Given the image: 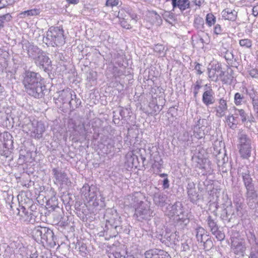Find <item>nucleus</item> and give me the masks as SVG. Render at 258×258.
<instances>
[{"label":"nucleus","instance_id":"c85d7f7f","mask_svg":"<svg viewBox=\"0 0 258 258\" xmlns=\"http://www.w3.org/2000/svg\"><path fill=\"white\" fill-rule=\"evenodd\" d=\"M233 74L234 72L233 70H227L225 74L224 77L222 79V83L225 84H231L234 79Z\"/></svg>","mask_w":258,"mask_h":258},{"label":"nucleus","instance_id":"58836bf2","mask_svg":"<svg viewBox=\"0 0 258 258\" xmlns=\"http://www.w3.org/2000/svg\"><path fill=\"white\" fill-rule=\"evenodd\" d=\"M124 252L121 250L119 248H116L115 250H112V251L109 253V258H124L123 254Z\"/></svg>","mask_w":258,"mask_h":258},{"label":"nucleus","instance_id":"4be33fe9","mask_svg":"<svg viewBox=\"0 0 258 258\" xmlns=\"http://www.w3.org/2000/svg\"><path fill=\"white\" fill-rule=\"evenodd\" d=\"M45 202L46 205L49 208L54 209L58 206L57 197L56 195H47V198H45Z\"/></svg>","mask_w":258,"mask_h":258},{"label":"nucleus","instance_id":"864d4df0","mask_svg":"<svg viewBox=\"0 0 258 258\" xmlns=\"http://www.w3.org/2000/svg\"><path fill=\"white\" fill-rule=\"evenodd\" d=\"M204 247L206 250H209L213 247V243L210 238H207L206 241L204 242Z\"/></svg>","mask_w":258,"mask_h":258},{"label":"nucleus","instance_id":"a18cd8bd","mask_svg":"<svg viewBox=\"0 0 258 258\" xmlns=\"http://www.w3.org/2000/svg\"><path fill=\"white\" fill-rule=\"evenodd\" d=\"M154 50L160 55H165V47L162 44H157L154 47Z\"/></svg>","mask_w":258,"mask_h":258},{"label":"nucleus","instance_id":"6e6d98bb","mask_svg":"<svg viewBox=\"0 0 258 258\" xmlns=\"http://www.w3.org/2000/svg\"><path fill=\"white\" fill-rule=\"evenodd\" d=\"M12 19V16L10 14H7L0 16V23L4 24L5 22H9Z\"/></svg>","mask_w":258,"mask_h":258},{"label":"nucleus","instance_id":"393cba45","mask_svg":"<svg viewBox=\"0 0 258 258\" xmlns=\"http://www.w3.org/2000/svg\"><path fill=\"white\" fill-rule=\"evenodd\" d=\"M222 17L226 20L234 21L236 18L237 12L227 8L222 11Z\"/></svg>","mask_w":258,"mask_h":258},{"label":"nucleus","instance_id":"c756f323","mask_svg":"<svg viewBox=\"0 0 258 258\" xmlns=\"http://www.w3.org/2000/svg\"><path fill=\"white\" fill-rule=\"evenodd\" d=\"M150 17L151 18V23L159 26L162 23V20L160 16L155 11H152L150 13Z\"/></svg>","mask_w":258,"mask_h":258},{"label":"nucleus","instance_id":"20e7f679","mask_svg":"<svg viewBox=\"0 0 258 258\" xmlns=\"http://www.w3.org/2000/svg\"><path fill=\"white\" fill-rule=\"evenodd\" d=\"M33 238L38 242L54 247L56 244V237L49 228L42 226L35 227L32 231Z\"/></svg>","mask_w":258,"mask_h":258},{"label":"nucleus","instance_id":"a211bd4d","mask_svg":"<svg viewBox=\"0 0 258 258\" xmlns=\"http://www.w3.org/2000/svg\"><path fill=\"white\" fill-rule=\"evenodd\" d=\"M176 229H178L175 225L169 228V234L166 236L167 241L169 242L171 244L173 243L177 245L179 241L180 236L179 233L176 231Z\"/></svg>","mask_w":258,"mask_h":258},{"label":"nucleus","instance_id":"49530a36","mask_svg":"<svg viewBox=\"0 0 258 258\" xmlns=\"http://www.w3.org/2000/svg\"><path fill=\"white\" fill-rule=\"evenodd\" d=\"M244 97L243 95L239 93H236L234 95V102L236 105H239L242 104L243 100Z\"/></svg>","mask_w":258,"mask_h":258},{"label":"nucleus","instance_id":"7ed1b4c3","mask_svg":"<svg viewBox=\"0 0 258 258\" xmlns=\"http://www.w3.org/2000/svg\"><path fill=\"white\" fill-rule=\"evenodd\" d=\"M164 212L169 217L175 216V226L178 229L183 228L189 222V214L184 210L182 204L180 202H176L172 205L169 204Z\"/></svg>","mask_w":258,"mask_h":258},{"label":"nucleus","instance_id":"f8f14e48","mask_svg":"<svg viewBox=\"0 0 258 258\" xmlns=\"http://www.w3.org/2000/svg\"><path fill=\"white\" fill-rule=\"evenodd\" d=\"M145 258H171L165 251L160 249H151L145 253Z\"/></svg>","mask_w":258,"mask_h":258},{"label":"nucleus","instance_id":"473e14b6","mask_svg":"<svg viewBox=\"0 0 258 258\" xmlns=\"http://www.w3.org/2000/svg\"><path fill=\"white\" fill-rule=\"evenodd\" d=\"M72 96H73V97L71 98L69 105L70 108L74 110L80 106L81 104V100L80 99L77 98L76 95L74 92Z\"/></svg>","mask_w":258,"mask_h":258},{"label":"nucleus","instance_id":"e2e57ef3","mask_svg":"<svg viewBox=\"0 0 258 258\" xmlns=\"http://www.w3.org/2000/svg\"><path fill=\"white\" fill-rule=\"evenodd\" d=\"M14 199V195H7V197L5 198V200H6V202L8 204L11 208H12V205H11L12 203L13 200Z\"/></svg>","mask_w":258,"mask_h":258},{"label":"nucleus","instance_id":"0e129e2a","mask_svg":"<svg viewBox=\"0 0 258 258\" xmlns=\"http://www.w3.org/2000/svg\"><path fill=\"white\" fill-rule=\"evenodd\" d=\"M195 63L196 66L195 67V70H196L197 74L201 75L203 73V72L202 71V66L198 62H195Z\"/></svg>","mask_w":258,"mask_h":258},{"label":"nucleus","instance_id":"aec40b11","mask_svg":"<svg viewBox=\"0 0 258 258\" xmlns=\"http://www.w3.org/2000/svg\"><path fill=\"white\" fill-rule=\"evenodd\" d=\"M219 105L215 107L216 116L218 117H222L225 115L228 106L226 101L223 98L219 99Z\"/></svg>","mask_w":258,"mask_h":258},{"label":"nucleus","instance_id":"de8ad7c7","mask_svg":"<svg viewBox=\"0 0 258 258\" xmlns=\"http://www.w3.org/2000/svg\"><path fill=\"white\" fill-rule=\"evenodd\" d=\"M215 17L212 14H208L206 16V23L209 26H211L215 23Z\"/></svg>","mask_w":258,"mask_h":258},{"label":"nucleus","instance_id":"c03bdc74","mask_svg":"<svg viewBox=\"0 0 258 258\" xmlns=\"http://www.w3.org/2000/svg\"><path fill=\"white\" fill-rule=\"evenodd\" d=\"M239 45L243 47L249 48L252 46V41L249 39H243L239 40Z\"/></svg>","mask_w":258,"mask_h":258},{"label":"nucleus","instance_id":"bb28decb","mask_svg":"<svg viewBox=\"0 0 258 258\" xmlns=\"http://www.w3.org/2000/svg\"><path fill=\"white\" fill-rule=\"evenodd\" d=\"M129 196L133 201L131 204L135 207L137 206L138 207L141 205H143L146 204L143 202V200L145 198L144 195H138L137 196H136L135 195H129Z\"/></svg>","mask_w":258,"mask_h":258},{"label":"nucleus","instance_id":"9b49d317","mask_svg":"<svg viewBox=\"0 0 258 258\" xmlns=\"http://www.w3.org/2000/svg\"><path fill=\"white\" fill-rule=\"evenodd\" d=\"M239 173L242 176L243 180L247 190V194H254V183L250 177L249 171L246 169L244 172H239Z\"/></svg>","mask_w":258,"mask_h":258},{"label":"nucleus","instance_id":"5fc2aeb1","mask_svg":"<svg viewBox=\"0 0 258 258\" xmlns=\"http://www.w3.org/2000/svg\"><path fill=\"white\" fill-rule=\"evenodd\" d=\"M252 99V104L254 111L255 112L256 115L258 116V98H254L250 96Z\"/></svg>","mask_w":258,"mask_h":258},{"label":"nucleus","instance_id":"ea45409f","mask_svg":"<svg viewBox=\"0 0 258 258\" xmlns=\"http://www.w3.org/2000/svg\"><path fill=\"white\" fill-rule=\"evenodd\" d=\"M205 233V230L203 228L199 227L196 229V237L198 241H200L201 242H203V236H204Z\"/></svg>","mask_w":258,"mask_h":258},{"label":"nucleus","instance_id":"412c9836","mask_svg":"<svg viewBox=\"0 0 258 258\" xmlns=\"http://www.w3.org/2000/svg\"><path fill=\"white\" fill-rule=\"evenodd\" d=\"M153 196L155 205L162 207L167 204H169L170 201L168 199L166 195H153Z\"/></svg>","mask_w":258,"mask_h":258},{"label":"nucleus","instance_id":"4c0bfd02","mask_svg":"<svg viewBox=\"0 0 258 258\" xmlns=\"http://www.w3.org/2000/svg\"><path fill=\"white\" fill-rule=\"evenodd\" d=\"M96 187L92 185L89 186L88 184H85L81 189V194H96Z\"/></svg>","mask_w":258,"mask_h":258},{"label":"nucleus","instance_id":"3c124183","mask_svg":"<svg viewBox=\"0 0 258 258\" xmlns=\"http://www.w3.org/2000/svg\"><path fill=\"white\" fill-rule=\"evenodd\" d=\"M209 77L212 81L217 82L218 81V76L216 75V71L212 70V69H208Z\"/></svg>","mask_w":258,"mask_h":258},{"label":"nucleus","instance_id":"423d86ee","mask_svg":"<svg viewBox=\"0 0 258 258\" xmlns=\"http://www.w3.org/2000/svg\"><path fill=\"white\" fill-rule=\"evenodd\" d=\"M43 41L47 45L53 47L63 45L65 43L63 30L58 27L50 28Z\"/></svg>","mask_w":258,"mask_h":258},{"label":"nucleus","instance_id":"dca6fc26","mask_svg":"<svg viewBox=\"0 0 258 258\" xmlns=\"http://www.w3.org/2000/svg\"><path fill=\"white\" fill-rule=\"evenodd\" d=\"M74 91L69 88L63 89L58 92V100L62 104L69 103L71 101V98L73 97L72 96Z\"/></svg>","mask_w":258,"mask_h":258},{"label":"nucleus","instance_id":"338daca9","mask_svg":"<svg viewBox=\"0 0 258 258\" xmlns=\"http://www.w3.org/2000/svg\"><path fill=\"white\" fill-rule=\"evenodd\" d=\"M187 188L188 190L187 194H192V189L195 188V184L194 182L189 183L187 185Z\"/></svg>","mask_w":258,"mask_h":258},{"label":"nucleus","instance_id":"052dcab7","mask_svg":"<svg viewBox=\"0 0 258 258\" xmlns=\"http://www.w3.org/2000/svg\"><path fill=\"white\" fill-rule=\"evenodd\" d=\"M118 0H107L106 2V6L107 7H113L118 5Z\"/></svg>","mask_w":258,"mask_h":258},{"label":"nucleus","instance_id":"37998d69","mask_svg":"<svg viewBox=\"0 0 258 258\" xmlns=\"http://www.w3.org/2000/svg\"><path fill=\"white\" fill-rule=\"evenodd\" d=\"M235 114L239 115L241 118V121L242 122H244L247 120V114L245 111L242 109H235Z\"/></svg>","mask_w":258,"mask_h":258},{"label":"nucleus","instance_id":"2eb2a0df","mask_svg":"<svg viewBox=\"0 0 258 258\" xmlns=\"http://www.w3.org/2000/svg\"><path fill=\"white\" fill-rule=\"evenodd\" d=\"M25 46L27 48L29 57L34 60L43 52L38 46L31 44L29 42L25 44Z\"/></svg>","mask_w":258,"mask_h":258},{"label":"nucleus","instance_id":"72a5a7b5","mask_svg":"<svg viewBox=\"0 0 258 258\" xmlns=\"http://www.w3.org/2000/svg\"><path fill=\"white\" fill-rule=\"evenodd\" d=\"M28 195L31 196V195H18L17 199L18 201L21 200L22 203H24V204L28 205L29 207L30 206L33 205V201L28 197Z\"/></svg>","mask_w":258,"mask_h":258},{"label":"nucleus","instance_id":"2f4dec72","mask_svg":"<svg viewBox=\"0 0 258 258\" xmlns=\"http://www.w3.org/2000/svg\"><path fill=\"white\" fill-rule=\"evenodd\" d=\"M253 237L254 238L255 244H253L250 248L248 258H258V242L256 241L254 235H253Z\"/></svg>","mask_w":258,"mask_h":258},{"label":"nucleus","instance_id":"7c9ffc66","mask_svg":"<svg viewBox=\"0 0 258 258\" xmlns=\"http://www.w3.org/2000/svg\"><path fill=\"white\" fill-rule=\"evenodd\" d=\"M216 219L213 218L211 216H209L206 220L209 228L211 232H213L214 230H218L219 227L217 222L215 221Z\"/></svg>","mask_w":258,"mask_h":258},{"label":"nucleus","instance_id":"09e8293b","mask_svg":"<svg viewBox=\"0 0 258 258\" xmlns=\"http://www.w3.org/2000/svg\"><path fill=\"white\" fill-rule=\"evenodd\" d=\"M234 253L238 254L243 253L245 250V247L241 243H238L234 248Z\"/></svg>","mask_w":258,"mask_h":258},{"label":"nucleus","instance_id":"4468645a","mask_svg":"<svg viewBox=\"0 0 258 258\" xmlns=\"http://www.w3.org/2000/svg\"><path fill=\"white\" fill-rule=\"evenodd\" d=\"M34 129L32 132V136L35 139H39L42 137V135L45 131L44 124L41 121L33 122L32 123Z\"/></svg>","mask_w":258,"mask_h":258},{"label":"nucleus","instance_id":"c9c22d12","mask_svg":"<svg viewBox=\"0 0 258 258\" xmlns=\"http://www.w3.org/2000/svg\"><path fill=\"white\" fill-rule=\"evenodd\" d=\"M236 117H234L233 114L229 115L226 118V121L229 127L234 130L237 126V123L236 122Z\"/></svg>","mask_w":258,"mask_h":258},{"label":"nucleus","instance_id":"5701e85b","mask_svg":"<svg viewBox=\"0 0 258 258\" xmlns=\"http://www.w3.org/2000/svg\"><path fill=\"white\" fill-rule=\"evenodd\" d=\"M169 228L170 227H167L165 230L163 229H158V230L155 233V236L162 242L166 243L167 241L166 236L168 235V234L170 233Z\"/></svg>","mask_w":258,"mask_h":258},{"label":"nucleus","instance_id":"9d476101","mask_svg":"<svg viewBox=\"0 0 258 258\" xmlns=\"http://www.w3.org/2000/svg\"><path fill=\"white\" fill-rule=\"evenodd\" d=\"M87 203L94 207L100 206L103 207L105 206L104 198L102 195H84Z\"/></svg>","mask_w":258,"mask_h":258},{"label":"nucleus","instance_id":"1a4fd4ad","mask_svg":"<svg viewBox=\"0 0 258 258\" xmlns=\"http://www.w3.org/2000/svg\"><path fill=\"white\" fill-rule=\"evenodd\" d=\"M34 61L36 66L45 72L49 70L48 68L51 66V61L44 51Z\"/></svg>","mask_w":258,"mask_h":258},{"label":"nucleus","instance_id":"603ef678","mask_svg":"<svg viewBox=\"0 0 258 258\" xmlns=\"http://www.w3.org/2000/svg\"><path fill=\"white\" fill-rule=\"evenodd\" d=\"M231 167V165H229L228 163H225L224 161L223 162V165H222L220 171L222 172V175L223 177H225V174H227V172L229 169H230Z\"/></svg>","mask_w":258,"mask_h":258},{"label":"nucleus","instance_id":"79ce46f5","mask_svg":"<svg viewBox=\"0 0 258 258\" xmlns=\"http://www.w3.org/2000/svg\"><path fill=\"white\" fill-rule=\"evenodd\" d=\"M191 240L187 238L181 243V249L183 251H189L190 250Z\"/></svg>","mask_w":258,"mask_h":258},{"label":"nucleus","instance_id":"f03ea898","mask_svg":"<svg viewBox=\"0 0 258 258\" xmlns=\"http://www.w3.org/2000/svg\"><path fill=\"white\" fill-rule=\"evenodd\" d=\"M104 218L106 223L103 230L106 236L115 237L123 231L121 218L116 211L112 209L107 210Z\"/></svg>","mask_w":258,"mask_h":258},{"label":"nucleus","instance_id":"774afa93","mask_svg":"<svg viewBox=\"0 0 258 258\" xmlns=\"http://www.w3.org/2000/svg\"><path fill=\"white\" fill-rule=\"evenodd\" d=\"M214 32L216 34H219L222 32V29L220 25L217 24L214 28Z\"/></svg>","mask_w":258,"mask_h":258},{"label":"nucleus","instance_id":"a19ab883","mask_svg":"<svg viewBox=\"0 0 258 258\" xmlns=\"http://www.w3.org/2000/svg\"><path fill=\"white\" fill-rule=\"evenodd\" d=\"M39 14V10L38 9H31L24 11L21 13L22 17H26L30 16H36Z\"/></svg>","mask_w":258,"mask_h":258},{"label":"nucleus","instance_id":"f704fd0d","mask_svg":"<svg viewBox=\"0 0 258 258\" xmlns=\"http://www.w3.org/2000/svg\"><path fill=\"white\" fill-rule=\"evenodd\" d=\"M78 248L80 254L82 256H86L87 254L88 250L86 244L82 242H77L76 245V248Z\"/></svg>","mask_w":258,"mask_h":258},{"label":"nucleus","instance_id":"6e6552de","mask_svg":"<svg viewBox=\"0 0 258 258\" xmlns=\"http://www.w3.org/2000/svg\"><path fill=\"white\" fill-rule=\"evenodd\" d=\"M153 213L147 204L141 205L136 208L134 216L138 221H142L150 219L151 217L153 216Z\"/></svg>","mask_w":258,"mask_h":258},{"label":"nucleus","instance_id":"bf43d9fd","mask_svg":"<svg viewBox=\"0 0 258 258\" xmlns=\"http://www.w3.org/2000/svg\"><path fill=\"white\" fill-rule=\"evenodd\" d=\"M190 202L194 204H197V202L200 199V195H188Z\"/></svg>","mask_w":258,"mask_h":258},{"label":"nucleus","instance_id":"6ab92c4d","mask_svg":"<svg viewBox=\"0 0 258 258\" xmlns=\"http://www.w3.org/2000/svg\"><path fill=\"white\" fill-rule=\"evenodd\" d=\"M202 101L206 106L213 104L215 103L214 93L212 89L207 90L203 93Z\"/></svg>","mask_w":258,"mask_h":258},{"label":"nucleus","instance_id":"b1692460","mask_svg":"<svg viewBox=\"0 0 258 258\" xmlns=\"http://www.w3.org/2000/svg\"><path fill=\"white\" fill-rule=\"evenodd\" d=\"M123 11L119 12L118 18L120 19V23L121 26L126 29H130L131 28V20L129 19V14L125 15L123 17Z\"/></svg>","mask_w":258,"mask_h":258},{"label":"nucleus","instance_id":"8fccbe9b","mask_svg":"<svg viewBox=\"0 0 258 258\" xmlns=\"http://www.w3.org/2000/svg\"><path fill=\"white\" fill-rule=\"evenodd\" d=\"M212 234L215 235L218 240L222 241L225 238V234L223 232L218 230H216L212 232Z\"/></svg>","mask_w":258,"mask_h":258},{"label":"nucleus","instance_id":"13d9d810","mask_svg":"<svg viewBox=\"0 0 258 258\" xmlns=\"http://www.w3.org/2000/svg\"><path fill=\"white\" fill-rule=\"evenodd\" d=\"M37 197H36V199L38 202V203L40 205H44L45 202V201H43V199L47 198V196H46L45 195H37Z\"/></svg>","mask_w":258,"mask_h":258},{"label":"nucleus","instance_id":"39448f33","mask_svg":"<svg viewBox=\"0 0 258 258\" xmlns=\"http://www.w3.org/2000/svg\"><path fill=\"white\" fill-rule=\"evenodd\" d=\"M19 211L18 214L20 216V220L22 222L26 224H34L39 220L43 221V216L39 209H37L35 205H32L27 209L25 206H22Z\"/></svg>","mask_w":258,"mask_h":258},{"label":"nucleus","instance_id":"4d7b16f0","mask_svg":"<svg viewBox=\"0 0 258 258\" xmlns=\"http://www.w3.org/2000/svg\"><path fill=\"white\" fill-rule=\"evenodd\" d=\"M224 58L227 61L228 63L229 64L230 62H229L228 61L232 60L233 58H234V55L232 52L227 50L225 52Z\"/></svg>","mask_w":258,"mask_h":258},{"label":"nucleus","instance_id":"f3484780","mask_svg":"<svg viewBox=\"0 0 258 258\" xmlns=\"http://www.w3.org/2000/svg\"><path fill=\"white\" fill-rule=\"evenodd\" d=\"M52 171L56 182L66 184L69 182V178L66 172L61 170H58L56 168H53Z\"/></svg>","mask_w":258,"mask_h":258},{"label":"nucleus","instance_id":"f257e3e1","mask_svg":"<svg viewBox=\"0 0 258 258\" xmlns=\"http://www.w3.org/2000/svg\"><path fill=\"white\" fill-rule=\"evenodd\" d=\"M43 80L39 74L26 71L23 80V84L26 92L36 98L43 97L47 91L43 82Z\"/></svg>","mask_w":258,"mask_h":258},{"label":"nucleus","instance_id":"a878e982","mask_svg":"<svg viewBox=\"0 0 258 258\" xmlns=\"http://www.w3.org/2000/svg\"><path fill=\"white\" fill-rule=\"evenodd\" d=\"M127 163L132 167L137 168L139 166V161L138 156L133 152L128 153L126 156Z\"/></svg>","mask_w":258,"mask_h":258},{"label":"nucleus","instance_id":"680f3d73","mask_svg":"<svg viewBox=\"0 0 258 258\" xmlns=\"http://www.w3.org/2000/svg\"><path fill=\"white\" fill-rule=\"evenodd\" d=\"M201 88V86L200 84V83L199 82V81H197L196 83V85H195L194 88L193 93H194L195 97H196L197 96V95L199 93V91Z\"/></svg>","mask_w":258,"mask_h":258},{"label":"nucleus","instance_id":"cd10ccee","mask_svg":"<svg viewBox=\"0 0 258 258\" xmlns=\"http://www.w3.org/2000/svg\"><path fill=\"white\" fill-rule=\"evenodd\" d=\"M189 0H178L175 6L173 4L172 6L173 9L178 8L181 11H183L189 7Z\"/></svg>","mask_w":258,"mask_h":258},{"label":"nucleus","instance_id":"e433bc0d","mask_svg":"<svg viewBox=\"0 0 258 258\" xmlns=\"http://www.w3.org/2000/svg\"><path fill=\"white\" fill-rule=\"evenodd\" d=\"M194 25L200 31H205L204 20L202 18L200 17H196L194 21Z\"/></svg>","mask_w":258,"mask_h":258},{"label":"nucleus","instance_id":"0eeeda50","mask_svg":"<svg viewBox=\"0 0 258 258\" xmlns=\"http://www.w3.org/2000/svg\"><path fill=\"white\" fill-rule=\"evenodd\" d=\"M239 152L242 158L248 159L251 156V140L247 135L240 133L238 135Z\"/></svg>","mask_w":258,"mask_h":258},{"label":"nucleus","instance_id":"ddd939ff","mask_svg":"<svg viewBox=\"0 0 258 258\" xmlns=\"http://www.w3.org/2000/svg\"><path fill=\"white\" fill-rule=\"evenodd\" d=\"M205 122H206V119H200L194 128V135L198 139L203 138L206 134L205 130L206 126L204 125Z\"/></svg>","mask_w":258,"mask_h":258},{"label":"nucleus","instance_id":"69168bd1","mask_svg":"<svg viewBox=\"0 0 258 258\" xmlns=\"http://www.w3.org/2000/svg\"><path fill=\"white\" fill-rule=\"evenodd\" d=\"M249 75L252 78H258V71L257 70L252 69L250 71Z\"/></svg>","mask_w":258,"mask_h":258}]
</instances>
